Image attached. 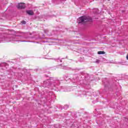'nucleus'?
<instances>
[{"label": "nucleus", "mask_w": 128, "mask_h": 128, "mask_svg": "<svg viewBox=\"0 0 128 128\" xmlns=\"http://www.w3.org/2000/svg\"><path fill=\"white\" fill-rule=\"evenodd\" d=\"M90 20V18L86 16H84L79 18L78 19V24H84L86 22H88Z\"/></svg>", "instance_id": "f257e3e1"}, {"label": "nucleus", "mask_w": 128, "mask_h": 128, "mask_svg": "<svg viewBox=\"0 0 128 128\" xmlns=\"http://www.w3.org/2000/svg\"><path fill=\"white\" fill-rule=\"evenodd\" d=\"M18 8H24L26 4L24 3H19L17 6Z\"/></svg>", "instance_id": "f03ea898"}, {"label": "nucleus", "mask_w": 128, "mask_h": 128, "mask_svg": "<svg viewBox=\"0 0 128 128\" xmlns=\"http://www.w3.org/2000/svg\"><path fill=\"white\" fill-rule=\"evenodd\" d=\"M26 12L28 14H30V16H32L34 14V12L31 10H28L26 11Z\"/></svg>", "instance_id": "7ed1b4c3"}, {"label": "nucleus", "mask_w": 128, "mask_h": 128, "mask_svg": "<svg viewBox=\"0 0 128 128\" xmlns=\"http://www.w3.org/2000/svg\"><path fill=\"white\" fill-rule=\"evenodd\" d=\"M98 54H106V52L104 51H99L98 52Z\"/></svg>", "instance_id": "20e7f679"}, {"label": "nucleus", "mask_w": 128, "mask_h": 128, "mask_svg": "<svg viewBox=\"0 0 128 128\" xmlns=\"http://www.w3.org/2000/svg\"><path fill=\"white\" fill-rule=\"evenodd\" d=\"M100 62V61L99 60H96V61L95 62H96V64H99Z\"/></svg>", "instance_id": "39448f33"}, {"label": "nucleus", "mask_w": 128, "mask_h": 128, "mask_svg": "<svg viewBox=\"0 0 128 128\" xmlns=\"http://www.w3.org/2000/svg\"><path fill=\"white\" fill-rule=\"evenodd\" d=\"M22 24H26V21H22Z\"/></svg>", "instance_id": "423d86ee"}, {"label": "nucleus", "mask_w": 128, "mask_h": 128, "mask_svg": "<svg viewBox=\"0 0 128 128\" xmlns=\"http://www.w3.org/2000/svg\"><path fill=\"white\" fill-rule=\"evenodd\" d=\"M126 59H127L128 60V54L127 56H126Z\"/></svg>", "instance_id": "0eeeda50"}]
</instances>
